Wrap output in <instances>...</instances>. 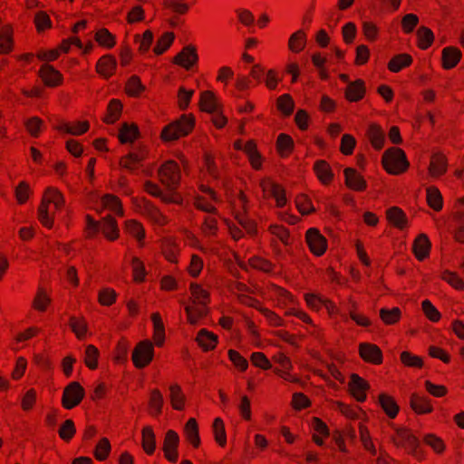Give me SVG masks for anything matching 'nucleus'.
Here are the masks:
<instances>
[{"label":"nucleus","mask_w":464,"mask_h":464,"mask_svg":"<svg viewBox=\"0 0 464 464\" xmlns=\"http://www.w3.org/2000/svg\"><path fill=\"white\" fill-rule=\"evenodd\" d=\"M402 26L406 33H411L413 31L414 27L419 23V18L417 15L413 14H408L402 18Z\"/></svg>","instance_id":"nucleus-61"},{"label":"nucleus","mask_w":464,"mask_h":464,"mask_svg":"<svg viewBox=\"0 0 464 464\" xmlns=\"http://www.w3.org/2000/svg\"><path fill=\"white\" fill-rule=\"evenodd\" d=\"M380 315L382 320L387 324H392L397 322L401 315V311L397 307H393L392 309L382 308L380 311Z\"/></svg>","instance_id":"nucleus-39"},{"label":"nucleus","mask_w":464,"mask_h":464,"mask_svg":"<svg viewBox=\"0 0 464 464\" xmlns=\"http://www.w3.org/2000/svg\"><path fill=\"white\" fill-rule=\"evenodd\" d=\"M179 442V438L177 432L169 430L166 433L164 440V450H176Z\"/></svg>","instance_id":"nucleus-47"},{"label":"nucleus","mask_w":464,"mask_h":464,"mask_svg":"<svg viewBox=\"0 0 464 464\" xmlns=\"http://www.w3.org/2000/svg\"><path fill=\"white\" fill-rule=\"evenodd\" d=\"M96 40L100 44L109 48L114 45L113 36L107 29L104 28L96 33Z\"/></svg>","instance_id":"nucleus-51"},{"label":"nucleus","mask_w":464,"mask_h":464,"mask_svg":"<svg viewBox=\"0 0 464 464\" xmlns=\"http://www.w3.org/2000/svg\"><path fill=\"white\" fill-rule=\"evenodd\" d=\"M447 169L446 160L441 155L433 156L430 161V172L432 176L438 177L445 173Z\"/></svg>","instance_id":"nucleus-34"},{"label":"nucleus","mask_w":464,"mask_h":464,"mask_svg":"<svg viewBox=\"0 0 464 464\" xmlns=\"http://www.w3.org/2000/svg\"><path fill=\"white\" fill-rule=\"evenodd\" d=\"M360 355L363 360L376 364L382 361V351L377 345L372 343H362L360 345Z\"/></svg>","instance_id":"nucleus-11"},{"label":"nucleus","mask_w":464,"mask_h":464,"mask_svg":"<svg viewBox=\"0 0 464 464\" xmlns=\"http://www.w3.org/2000/svg\"><path fill=\"white\" fill-rule=\"evenodd\" d=\"M401 359L408 366L420 367L422 365V361L420 357L412 355L408 352L401 353Z\"/></svg>","instance_id":"nucleus-63"},{"label":"nucleus","mask_w":464,"mask_h":464,"mask_svg":"<svg viewBox=\"0 0 464 464\" xmlns=\"http://www.w3.org/2000/svg\"><path fill=\"white\" fill-rule=\"evenodd\" d=\"M102 203L106 208H110L116 214L121 215L122 213L121 206L118 198L111 195H105L102 198Z\"/></svg>","instance_id":"nucleus-50"},{"label":"nucleus","mask_w":464,"mask_h":464,"mask_svg":"<svg viewBox=\"0 0 464 464\" xmlns=\"http://www.w3.org/2000/svg\"><path fill=\"white\" fill-rule=\"evenodd\" d=\"M412 59L410 55L406 53L399 54L393 57L389 63V69L392 72H399L403 67H406L411 64Z\"/></svg>","instance_id":"nucleus-35"},{"label":"nucleus","mask_w":464,"mask_h":464,"mask_svg":"<svg viewBox=\"0 0 464 464\" xmlns=\"http://www.w3.org/2000/svg\"><path fill=\"white\" fill-rule=\"evenodd\" d=\"M83 396V388L78 382H72L63 391V405L66 409H72L81 402Z\"/></svg>","instance_id":"nucleus-8"},{"label":"nucleus","mask_w":464,"mask_h":464,"mask_svg":"<svg viewBox=\"0 0 464 464\" xmlns=\"http://www.w3.org/2000/svg\"><path fill=\"white\" fill-rule=\"evenodd\" d=\"M213 430L217 442L219 443L220 446H224L226 443V431L221 419L217 418L214 420Z\"/></svg>","instance_id":"nucleus-46"},{"label":"nucleus","mask_w":464,"mask_h":464,"mask_svg":"<svg viewBox=\"0 0 464 464\" xmlns=\"http://www.w3.org/2000/svg\"><path fill=\"white\" fill-rule=\"evenodd\" d=\"M422 309H423V312L426 314V316L430 321L437 322L440 319V312L436 309V307L429 300H424L422 302Z\"/></svg>","instance_id":"nucleus-53"},{"label":"nucleus","mask_w":464,"mask_h":464,"mask_svg":"<svg viewBox=\"0 0 464 464\" xmlns=\"http://www.w3.org/2000/svg\"><path fill=\"white\" fill-rule=\"evenodd\" d=\"M197 341L203 349L208 351L216 346L217 336L206 329H202L198 334Z\"/></svg>","instance_id":"nucleus-25"},{"label":"nucleus","mask_w":464,"mask_h":464,"mask_svg":"<svg viewBox=\"0 0 464 464\" xmlns=\"http://www.w3.org/2000/svg\"><path fill=\"white\" fill-rule=\"evenodd\" d=\"M49 203H53L57 209H60L64 203V198L58 190L53 188L46 189L42 205L38 209L39 219L45 227H51L53 224V220L48 213L47 205Z\"/></svg>","instance_id":"nucleus-1"},{"label":"nucleus","mask_w":464,"mask_h":464,"mask_svg":"<svg viewBox=\"0 0 464 464\" xmlns=\"http://www.w3.org/2000/svg\"><path fill=\"white\" fill-rule=\"evenodd\" d=\"M364 94L363 82L358 80L353 82H348L346 97L351 102H356L362 98Z\"/></svg>","instance_id":"nucleus-22"},{"label":"nucleus","mask_w":464,"mask_h":464,"mask_svg":"<svg viewBox=\"0 0 464 464\" xmlns=\"http://www.w3.org/2000/svg\"><path fill=\"white\" fill-rule=\"evenodd\" d=\"M442 279L448 282L450 285H451L456 289H462L463 288V282L462 280L454 273H451L450 271H445L442 275Z\"/></svg>","instance_id":"nucleus-58"},{"label":"nucleus","mask_w":464,"mask_h":464,"mask_svg":"<svg viewBox=\"0 0 464 464\" xmlns=\"http://www.w3.org/2000/svg\"><path fill=\"white\" fill-rule=\"evenodd\" d=\"M153 345L150 341L140 342L132 353V361L136 367L143 368L153 358Z\"/></svg>","instance_id":"nucleus-7"},{"label":"nucleus","mask_w":464,"mask_h":464,"mask_svg":"<svg viewBox=\"0 0 464 464\" xmlns=\"http://www.w3.org/2000/svg\"><path fill=\"white\" fill-rule=\"evenodd\" d=\"M306 302L308 305L314 308L318 307L319 305H324L329 313L337 312L336 306L332 302L315 295H307Z\"/></svg>","instance_id":"nucleus-31"},{"label":"nucleus","mask_w":464,"mask_h":464,"mask_svg":"<svg viewBox=\"0 0 464 464\" xmlns=\"http://www.w3.org/2000/svg\"><path fill=\"white\" fill-rule=\"evenodd\" d=\"M190 289L194 298L201 305V307L192 309V307L187 305L185 307V311L187 313L188 322L191 324H196L198 320L207 314L204 306L207 304L208 295L204 289L196 284H192Z\"/></svg>","instance_id":"nucleus-4"},{"label":"nucleus","mask_w":464,"mask_h":464,"mask_svg":"<svg viewBox=\"0 0 464 464\" xmlns=\"http://www.w3.org/2000/svg\"><path fill=\"white\" fill-rule=\"evenodd\" d=\"M144 90V86L137 76H131L127 82V92L130 95L137 96Z\"/></svg>","instance_id":"nucleus-49"},{"label":"nucleus","mask_w":464,"mask_h":464,"mask_svg":"<svg viewBox=\"0 0 464 464\" xmlns=\"http://www.w3.org/2000/svg\"><path fill=\"white\" fill-rule=\"evenodd\" d=\"M349 387L358 401H363L366 399L365 391L369 388V384L359 375L355 373L351 375Z\"/></svg>","instance_id":"nucleus-10"},{"label":"nucleus","mask_w":464,"mask_h":464,"mask_svg":"<svg viewBox=\"0 0 464 464\" xmlns=\"http://www.w3.org/2000/svg\"><path fill=\"white\" fill-rule=\"evenodd\" d=\"M41 76L48 86H54L62 80L61 73L53 66L44 64L41 69Z\"/></svg>","instance_id":"nucleus-18"},{"label":"nucleus","mask_w":464,"mask_h":464,"mask_svg":"<svg viewBox=\"0 0 464 464\" xmlns=\"http://www.w3.org/2000/svg\"><path fill=\"white\" fill-rule=\"evenodd\" d=\"M87 228L90 233H97L99 230L104 234V236L110 240H115L119 236V228L116 220L111 216H108L102 219L100 224L95 221L92 217L86 216Z\"/></svg>","instance_id":"nucleus-5"},{"label":"nucleus","mask_w":464,"mask_h":464,"mask_svg":"<svg viewBox=\"0 0 464 464\" xmlns=\"http://www.w3.org/2000/svg\"><path fill=\"white\" fill-rule=\"evenodd\" d=\"M185 432L187 439L195 446L198 447L200 443L198 435V424L195 419L191 418L185 425Z\"/></svg>","instance_id":"nucleus-28"},{"label":"nucleus","mask_w":464,"mask_h":464,"mask_svg":"<svg viewBox=\"0 0 464 464\" xmlns=\"http://www.w3.org/2000/svg\"><path fill=\"white\" fill-rule=\"evenodd\" d=\"M277 147L281 153H287L293 147V140L288 135L280 134L277 139Z\"/></svg>","instance_id":"nucleus-54"},{"label":"nucleus","mask_w":464,"mask_h":464,"mask_svg":"<svg viewBox=\"0 0 464 464\" xmlns=\"http://www.w3.org/2000/svg\"><path fill=\"white\" fill-rule=\"evenodd\" d=\"M200 104L204 111L215 113L218 112L219 104L211 92H204L200 95Z\"/></svg>","instance_id":"nucleus-23"},{"label":"nucleus","mask_w":464,"mask_h":464,"mask_svg":"<svg viewBox=\"0 0 464 464\" xmlns=\"http://www.w3.org/2000/svg\"><path fill=\"white\" fill-rule=\"evenodd\" d=\"M121 108H122L121 104L118 101H116V100L111 101V102L108 105V114L104 118L105 122H107V123L115 122L119 119V117L121 113Z\"/></svg>","instance_id":"nucleus-38"},{"label":"nucleus","mask_w":464,"mask_h":464,"mask_svg":"<svg viewBox=\"0 0 464 464\" xmlns=\"http://www.w3.org/2000/svg\"><path fill=\"white\" fill-rule=\"evenodd\" d=\"M139 130L136 125L122 124L119 139L121 143H132L139 136Z\"/></svg>","instance_id":"nucleus-21"},{"label":"nucleus","mask_w":464,"mask_h":464,"mask_svg":"<svg viewBox=\"0 0 464 464\" xmlns=\"http://www.w3.org/2000/svg\"><path fill=\"white\" fill-rule=\"evenodd\" d=\"M116 65V60L111 56L106 55L99 60L97 63V70L102 76L110 77L114 72Z\"/></svg>","instance_id":"nucleus-20"},{"label":"nucleus","mask_w":464,"mask_h":464,"mask_svg":"<svg viewBox=\"0 0 464 464\" xmlns=\"http://www.w3.org/2000/svg\"><path fill=\"white\" fill-rule=\"evenodd\" d=\"M400 443L403 444L412 453L417 451L420 440L408 430H400L398 431Z\"/></svg>","instance_id":"nucleus-17"},{"label":"nucleus","mask_w":464,"mask_h":464,"mask_svg":"<svg viewBox=\"0 0 464 464\" xmlns=\"http://www.w3.org/2000/svg\"><path fill=\"white\" fill-rule=\"evenodd\" d=\"M174 40V34L172 33L164 34L161 38L158 41L157 45L154 48V52L157 54L164 53L172 44Z\"/></svg>","instance_id":"nucleus-44"},{"label":"nucleus","mask_w":464,"mask_h":464,"mask_svg":"<svg viewBox=\"0 0 464 464\" xmlns=\"http://www.w3.org/2000/svg\"><path fill=\"white\" fill-rule=\"evenodd\" d=\"M379 401L382 408L390 418H394L397 415L399 408L392 398L386 394H381Z\"/></svg>","instance_id":"nucleus-33"},{"label":"nucleus","mask_w":464,"mask_h":464,"mask_svg":"<svg viewBox=\"0 0 464 464\" xmlns=\"http://www.w3.org/2000/svg\"><path fill=\"white\" fill-rule=\"evenodd\" d=\"M160 176L161 182L170 190H174L180 179L179 168L175 162L168 161L161 167Z\"/></svg>","instance_id":"nucleus-6"},{"label":"nucleus","mask_w":464,"mask_h":464,"mask_svg":"<svg viewBox=\"0 0 464 464\" xmlns=\"http://www.w3.org/2000/svg\"><path fill=\"white\" fill-rule=\"evenodd\" d=\"M228 355L231 362L241 371H245L247 368V361L244 357H242L237 352L234 350H229Z\"/></svg>","instance_id":"nucleus-57"},{"label":"nucleus","mask_w":464,"mask_h":464,"mask_svg":"<svg viewBox=\"0 0 464 464\" xmlns=\"http://www.w3.org/2000/svg\"><path fill=\"white\" fill-rule=\"evenodd\" d=\"M430 242L425 234H420L414 241L413 252L419 260H422L429 256Z\"/></svg>","instance_id":"nucleus-12"},{"label":"nucleus","mask_w":464,"mask_h":464,"mask_svg":"<svg viewBox=\"0 0 464 464\" xmlns=\"http://www.w3.org/2000/svg\"><path fill=\"white\" fill-rule=\"evenodd\" d=\"M360 437L364 449L370 451L372 454H375L376 450L374 448L373 443L370 440L368 430L362 426H361L360 428Z\"/></svg>","instance_id":"nucleus-60"},{"label":"nucleus","mask_w":464,"mask_h":464,"mask_svg":"<svg viewBox=\"0 0 464 464\" xmlns=\"http://www.w3.org/2000/svg\"><path fill=\"white\" fill-rule=\"evenodd\" d=\"M387 218L394 226L401 228L406 224V216L404 212L397 207H392L387 210Z\"/></svg>","instance_id":"nucleus-30"},{"label":"nucleus","mask_w":464,"mask_h":464,"mask_svg":"<svg viewBox=\"0 0 464 464\" xmlns=\"http://www.w3.org/2000/svg\"><path fill=\"white\" fill-rule=\"evenodd\" d=\"M99 355L98 349L90 344L85 350V363L90 369H95L97 367V359Z\"/></svg>","instance_id":"nucleus-45"},{"label":"nucleus","mask_w":464,"mask_h":464,"mask_svg":"<svg viewBox=\"0 0 464 464\" xmlns=\"http://www.w3.org/2000/svg\"><path fill=\"white\" fill-rule=\"evenodd\" d=\"M382 163L385 169L392 174L401 173L405 171L409 166L404 152L396 148H392L385 152Z\"/></svg>","instance_id":"nucleus-3"},{"label":"nucleus","mask_w":464,"mask_h":464,"mask_svg":"<svg viewBox=\"0 0 464 464\" xmlns=\"http://www.w3.org/2000/svg\"><path fill=\"white\" fill-rule=\"evenodd\" d=\"M70 326L79 339L84 337L87 331V324L82 319H78L74 316L70 318Z\"/></svg>","instance_id":"nucleus-42"},{"label":"nucleus","mask_w":464,"mask_h":464,"mask_svg":"<svg viewBox=\"0 0 464 464\" xmlns=\"http://www.w3.org/2000/svg\"><path fill=\"white\" fill-rule=\"evenodd\" d=\"M194 92L192 90L188 91L184 87H180L179 90V104L180 109L185 110L190 102V99L193 95Z\"/></svg>","instance_id":"nucleus-56"},{"label":"nucleus","mask_w":464,"mask_h":464,"mask_svg":"<svg viewBox=\"0 0 464 464\" xmlns=\"http://www.w3.org/2000/svg\"><path fill=\"white\" fill-rule=\"evenodd\" d=\"M237 148L243 150L248 155L251 164L255 169H258L260 167V155L256 150V145L252 141L246 143L244 146L237 144Z\"/></svg>","instance_id":"nucleus-29"},{"label":"nucleus","mask_w":464,"mask_h":464,"mask_svg":"<svg viewBox=\"0 0 464 464\" xmlns=\"http://www.w3.org/2000/svg\"><path fill=\"white\" fill-rule=\"evenodd\" d=\"M144 158L145 154L141 150L140 152H130L125 158L121 159L120 165L121 168L133 172Z\"/></svg>","instance_id":"nucleus-16"},{"label":"nucleus","mask_w":464,"mask_h":464,"mask_svg":"<svg viewBox=\"0 0 464 464\" xmlns=\"http://www.w3.org/2000/svg\"><path fill=\"white\" fill-rule=\"evenodd\" d=\"M111 450V444L105 438L102 439L96 446L95 457L99 460H104Z\"/></svg>","instance_id":"nucleus-48"},{"label":"nucleus","mask_w":464,"mask_h":464,"mask_svg":"<svg viewBox=\"0 0 464 464\" xmlns=\"http://www.w3.org/2000/svg\"><path fill=\"white\" fill-rule=\"evenodd\" d=\"M457 218L459 223V230L456 234V239L459 242L464 243V208L458 210Z\"/></svg>","instance_id":"nucleus-64"},{"label":"nucleus","mask_w":464,"mask_h":464,"mask_svg":"<svg viewBox=\"0 0 464 464\" xmlns=\"http://www.w3.org/2000/svg\"><path fill=\"white\" fill-rule=\"evenodd\" d=\"M89 128L88 122H77L74 125L69 123H63L60 130L72 135H80L84 133Z\"/></svg>","instance_id":"nucleus-40"},{"label":"nucleus","mask_w":464,"mask_h":464,"mask_svg":"<svg viewBox=\"0 0 464 464\" xmlns=\"http://www.w3.org/2000/svg\"><path fill=\"white\" fill-rule=\"evenodd\" d=\"M368 135L372 145L378 150L382 149L384 140V134L377 125L372 124L369 127Z\"/></svg>","instance_id":"nucleus-36"},{"label":"nucleus","mask_w":464,"mask_h":464,"mask_svg":"<svg viewBox=\"0 0 464 464\" xmlns=\"http://www.w3.org/2000/svg\"><path fill=\"white\" fill-rule=\"evenodd\" d=\"M142 447L148 454H152L156 448L155 434L149 426L142 430Z\"/></svg>","instance_id":"nucleus-26"},{"label":"nucleus","mask_w":464,"mask_h":464,"mask_svg":"<svg viewBox=\"0 0 464 464\" xmlns=\"http://www.w3.org/2000/svg\"><path fill=\"white\" fill-rule=\"evenodd\" d=\"M420 42V47L422 49L428 48L433 41V33L427 27H420L417 32Z\"/></svg>","instance_id":"nucleus-41"},{"label":"nucleus","mask_w":464,"mask_h":464,"mask_svg":"<svg viewBox=\"0 0 464 464\" xmlns=\"http://www.w3.org/2000/svg\"><path fill=\"white\" fill-rule=\"evenodd\" d=\"M305 44V34L302 30H299L291 35L288 45L292 52L299 53L304 48Z\"/></svg>","instance_id":"nucleus-27"},{"label":"nucleus","mask_w":464,"mask_h":464,"mask_svg":"<svg viewBox=\"0 0 464 464\" xmlns=\"http://www.w3.org/2000/svg\"><path fill=\"white\" fill-rule=\"evenodd\" d=\"M306 241L313 253L321 256L326 249V240L315 228H310L306 233Z\"/></svg>","instance_id":"nucleus-9"},{"label":"nucleus","mask_w":464,"mask_h":464,"mask_svg":"<svg viewBox=\"0 0 464 464\" xmlns=\"http://www.w3.org/2000/svg\"><path fill=\"white\" fill-rule=\"evenodd\" d=\"M75 431L74 423L72 420H65L58 430L61 439L66 441L73 437Z\"/></svg>","instance_id":"nucleus-43"},{"label":"nucleus","mask_w":464,"mask_h":464,"mask_svg":"<svg viewBox=\"0 0 464 464\" xmlns=\"http://www.w3.org/2000/svg\"><path fill=\"white\" fill-rule=\"evenodd\" d=\"M278 108L285 115H290L294 110V102L288 94H284L278 99Z\"/></svg>","instance_id":"nucleus-52"},{"label":"nucleus","mask_w":464,"mask_h":464,"mask_svg":"<svg viewBox=\"0 0 464 464\" xmlns=\"http://www.w3.org/2000/svg\"><path fill=\"white\" fill-rule=\"evenodd\" d=\"M194 127V120L182 115L179 120L167 125L162 130L165 140H175L181 136L188 135Z\"/></svg>","instance_id":"nucleus-2"},{"label":"nucleus","mask_w":464,"mask_h":464,"mask_svg":"<svg viewBox=\"0 0 464 464\" xmlns=\"http://www.w3.org/2000/svg\"><path fill=\"white\" fill-rule=\"evenodd\" d=\"M252 362L262 369L271 368V363L262 353H253L251 355Z\"/></svg>","instance_id":"nucleus-59"},{"label":"nucleus","mask_w":464,"mask_h":464,"mask_svg":"<svg viewBox=\"0 0 464 464\" xmlns=\"http://www.w3.org/2000/svg\"><path fill=\"white\" fill-rule=\"evenodd\" d=\"M424 441L438 453L444 450V444L442 440L432 434L426 435L424 437Z\"/></svg>","instance_id":"nucleus-62"},{"label":"nucleus","mask_w":464,"mask_h":464,"mask_svg":"<svg viewBox=\"0 0 464 464\" xmlns=\"http://www.w3.org/2000/svg\"><path fill=\"white\" fill-rule=\"evenodd\" d=\"M314 170L318 176V178L323 182H328L332 179L333 174L330 167L324 160L316 161L314 164Z\"/></svg>","instance_id":"nucleus-37"},{"label":"nucleus","mask_w":464,"mask_h":464,"mask_svg":"<svg viewBox=\"0 0 464 464\" xmlns=\"http://www.w3.org/2000/svg\"><path fill=\"white\" fill-rule=\"evenodd\" d=\"M411 406L417 413H428L432 411L430 400L426 397L412 393L411 396Z\"/></svg>","instance_id":"nucleus-19"},{"label":"nucleus","mask_w":464,"mask_h":464,"mask_svg":"<svg viewBox=\"0 0 464 464\" xmlns=\"http://www.w3.org/2000/svg\"><path fill=\"white\" fill-rule=\"evenodd\" d=\"M461 58V52L455 47H446L442 51L443 66L451 69L457 65Z\"/></svg>","instance_id":"nucleus-15"},{"label":"nucleus","mask_w":464,"mask_h":464,"mask_svg":"<svg viewBox=\"0 0 464 464\" xmlns=\"http://www.w3.org/2000/svg\"><path fill=\"white\" fill-rule=\"evenodd\" d=\"M126 229L131 236L136 237L138 240H141L144 237V231L139 223H136L134 221H127Z\"/></svg>","instance_id":"nucleus-55"},{"label":"nucleus","mask_w":464,"mask_h":464,"mask_svg":"<svg viewBox=\"0 0 464 464\" xmlns=\"http://www.w3.org/2000/svg\"><path fill=\"white\" fill-rule=\"evenodd\" d=\"M197 60L196 49L191 46L185 47L175 58L177 63L187 69L190 68Z\"/></svg>","instance_id":"nucleus-13"},{"label":"nucleus","mask_w":464,"mask_h":464,"mask_svg":"<svg viewBox=\"0 0 464 464\" xmlns=\"http://www.w3.org/2000/svg\"><path fill=\"white\" fill-rule=\"evenodd\" d=\"M427 200L430 208L438 211L442 208V197L439 189L435 187L427 188Z\"/></svg>","instance_id":"nucleus-32"},{"label":"nucleus","mask_w":464,"mask_h":464,"mask_svg":"<svg viewBox=\"0 0 464 464\" xmlns=\"http://www.w3.org/2000/svg\"><path fill=\"white\" fill-rule=\"evenodd\" d=\"M169 399L172 407L177 411H181L184 406L185 396L181 391L180 386L172 384L169 386Z\"/></svg>","instance_id":"nucleus-24"},{"label":"nucleus","mask_w":464,"mask_h":464,"mask_svg":"<svg viewBox=\"0 0 464 464\" xmlns=\"http://www.w3.org/2000/svg\"><path fill=\"white\" fill-rule=\"evenodd\" d=\"M346 185L355 190H362L365 188V180L361 177L355 169L347 168L344 169Z\"/></svg>","instance_id":"nucleus-14"}]
</instances>
